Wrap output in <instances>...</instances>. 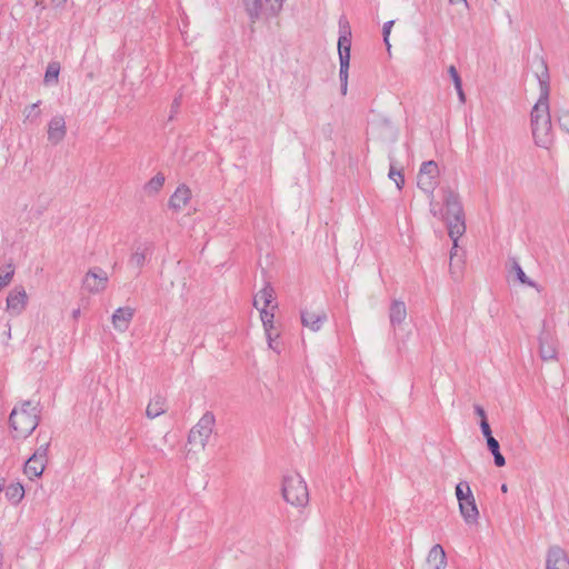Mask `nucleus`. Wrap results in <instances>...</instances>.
<instances>
[{"mask_svg": "<svg viewBox=\"0 0 569 569\" xmlns=\"http://www.w3.org/2000/svg\"><path fill=\"white\" fill-rule=\"evenodd\" d=\"M393 23H395L393 20L387 21V22H385L383 28H382L383 41L387 44L388 50L390 49L389 36H390L391 28H392Z\"/></svg>", "mask_w": 569, "mask_h": 569, "instance_id": "72a5a7b5", "label": "nucleus"}, {"mask_svg": "<svg viewBox=\"0 0 569 569\" xmlns=\"http://www.w3.org/2000/svg\"><path fill=\"white\" fill-rule=\"evenodd\" d=\"M6 335H8L9 338L11 337V328L10 327L8 328V331H6Z\"/></svg>", "mask_w": 569, "mask_h": 569, "instance_id": "8fccbe9b", "label": "nucleus"}, {"mask_svg": "<svg viewBox=\"0 0 569 569\" xmlns=\"http://www.w3.org/2000/svg\"><path fill=\"white\" fill-rule=\"evenodd\" d=\"M408 312L406 303L402 300L393 299L389 308L390 326L396 329L405 322Z\"/></svg>", "mask_w": 569, "mask_h": 569, "instance_id": "6ab92c4d", "label": "nucleus"}, {"mask_svg": "<svg viewBox=\"0 0 569 569\" xmlns=\"http://www.w3.org/2000/svg\"><path fill=\"white\" fill-rule=\"evenodd\" d=\"M67 134L66 120L62 116H54L48 123V140L52 144L60 143Z\"/></svg>", "mask_w": 569, "mask_h": 569, "instance_id": "ddd939ff", "label": "nucleus"}, {"mask_svg": "<svg viewBox=\"0 0 569 569\" xmlns=\"http://www.w3.org/2000/svg\"><path fill=\"white\" fill-rule=\"evenodd\" d=\"M39 104H40V101L32 103L31 106H28L24 109L23 113H24L26 120L36 121L39 119V117L41 114Z\"/></svg>", "mask_w": 569, "mask_h": 569, "instance_id": "c85d7f7f", "label": "nucleus"}, {"mask_svg": "<svg viewBox=\"0 0 569 569\" xmlns=\"http://www.w3.org/2000/svg\"><path fill=\"white\" fill-rule=\"evenodd\" d=\"M6 488H7L6 480L4 479H0V492L1 491L6 492Z\"/></svg>", "mask_w": 569, "mask_h": 569, "instance_id": "c03bdc74", "label": "nucleus"}, {"mask_svg": "<svg viewBox=\"0 0 569 569\" xmlns=\"http://www.w3.org/2000/svg\"><path fill=\"white\" fill-rule=\"evenodd\" d=\"M385 124H386L387 127H391L389 121H385Z\"/></svg>", "mask_w": 569, "mask_h": 569, "instance_id": "3c124183", "label": "nucleus"}, {"mask_svg": "<svg viewBox=\"0 0 569 569\" xmlns=\"http://www.w3.org/2000/svg\"><path fill=\"white\" fill-rule=\"evenodd\" d=\"M54 7H63L67 3V0H52Z\"/></svg>", "mask_w": 569, "mask_h": 569, "instance_id": "37998d69", "label": "nucleus"}, {"mask_svg": "<svg viewBox=\"0 0 569 569\" xmlns=\"http://www.w3.org/2000/svg\"><path fill=\"white\" fill-rule=\"evenodd\" d=\"M4 166L3 161H0V169Z\"/></svg>", "mask_w": 569, "mask_h": 569, "instance_id": "603ef678", "label": "nucleus"}, {"mask_svg": "<svg viewBox=\"0 0 569 569\" xmlns=\"http://www.w3.org/2000/svg\"><path fill=\"white\" fill-rule=\"evenodd\" d=\"M163 183L164 176L162 173H157L144 184V191L148 194H156L163 187Z\"/></svg>", "mask_w": 569, "mask_h": 569, "instance_id": "393cba45", "label": "nucleus"}, {"mask_svg": "<svg viewBox=\"0 0 569 569\" xmlns=\"http://www.w3.org/2000/svg\"><path fill=\"white\" fill-rule=\"evenodd\" d=\"M472 491H471V488L469 486V483L467 481H460L457 486H456V497H457V500L458 502L460 503L461 501L466 500L467 499V496L468 498L470 496H472Z\"/></svg>", "mask_w": 569, "mask_h": 569, "instance_id": "cd10ccee", "label": "nucleus"}, {"mask_svg": "<svg viewBox=\"0 0 569 569\" xmlns=\"http://www.w3.org/2000/svg\"><path fill=\"white\" fill-rule=\"evenodd\" d=\"M388 177L395 181L397 188L399 190L402 189L403 184H405V178H403V174L401 173V171L397 170L393 166V163L391 162L390 164V169H389V173H388Z\"/></svg>", "mask_w": 569, "mask_h": 569, "instance_id": "c756f323", "label": "nucleus"}, {"mask_svg": "<svg viewBox=\"0 0 569 569\" xmlns=\"http://www.w3.org/2000/svg\"><path fill=\"white\" fill-rule=\"evenodd\" d=\"M487 446L492 455L496 453L497 451H500L499 442L493 437H489V439L487 440Z\"/></svg>", "mask_w": 569, "mask_h": 569, "instance_id": "c9c22d12", "label": "nucleus"}, {"mask_svg": "<svg viewBox=\"0 0 569 569\" xmlns=\"http://www.w3.org/2000/svg\"><path fill=\"white\" fill-rule=\"evenodd\" d=\"M326 320L327 313L323 310L311 311L306 309L301 311V322L303 327L309 328L311 331H319Z\"/></svg>", "mask_w": 569, "mask_h": 569, "instance_id": "f3484780", "label": "nucleus"}, {"mask_svg": "<svg viewBox=\"0 0 569 569\" xmlns=\"http://www.w3.org/2000/svg\"><path fill=\"white\" fill-rule=\"evenodd\" d=\"M546 569H569V558L560 547H551L546 559Z\"/></svg>", "mask_w": 569, "mask_h": 569, "instance_id": "2eb2a0df", "label": "nucleus"}, {"mask_svg": "<svg viewBox=\"0 0 569 569\" xmlns=\"http://www.w3.org/2000/svg\"><path fill=\"white\" fill-rule=\"evenodd\" d=\"M538 82L539 98L530 113L531 131L535 143L538 147L549 149L555 141V133L552 130L549 106V74L546 67L543 72L538 76Z\"/></svg>", "mask_w": 569, "mask_h": 569, "instance_id": "f257e3e1", "label": "nucleus"}, {"mask_svg": "<svg viewBox=\"0 0 569 569\" xmlns=\"http://www.w3.org/2000/svg\"><path fill=\"white\" fill-rule=\"evenodd\" d=\"M480 429H481L482 435L486 437V440H488L489 437H492L491 429H490V426L487 420L480 421Z\"/></svg>", "mask_w": 569, "mask_h": 569, "instance_id": "e433bc0d", "label": "nucleus"}, {"mask_svg": "<svg viewBox=\"0 0 569 569\" xmlns=\"http://www.w3.org/2000/svg\"><path fill=\"white\" fill-rule=\"evenodd\" d=\"M216 417L211 411H206L188 435V443L198 450H204L213 432Z\"/></svg>", "mask_w": 569, "mask_h": 569, "instance_id": "423d86ee", "label": "nucleus"}, {"mask_svg": "<svg viewBox=\"0 0 569 569\" xmlns=\"http://www.w3.org/2000/svg\"><path fill=\"white\" fill-rule=\"evenodd\" d=\"M191 199V190L186 186H179L169 200V206L176 211H180L187 207Z\"/></svg>", "mask_w": 569, "mask_h": 569, "instance_id": "aec40b11", "label": "nucleus"}, {"mask_svg": "<svg viewBox=\"0 0 569 569\" xmlns=\"http://www.w3.org/2000/svg\"><path fill=\"white\" fill-rule=\"evenodd\" d=\"M260 319L263 325V329L266 332L267 340H271V331L273 330V319H274V310L270 309H260Z\"/></svg>", "mask_w": 569, "mask_h": 569, "instance_id": "5701e85b", "label": "nucleus"}, {"mask_svg": "<svg viewBox=\"0 0 569 569\" xmlns=\"http://www.w3.org/2000/svg\"><path fill=\"white\" fill-rule=\"evenodd\" d=\"M180 107V98H176L172 102V106H171V109H172V113H177L178 112V109ZM173 118V114L170 116V119Z\"/></svg>", "mask_w": 569, "mask_h": 569, "instance_id": "a19ab883", "label": "nucleus"}, {"mask_svg": "<svg viewBox=\"0 0 569 569\" xmlns=\"http://www.w3.org/2000/svg\"><path fill=\"white\" fill-rule=\"evenodd\" d=\"M166 410H167L166 399L163 397L156 396L154 398H152L149 401L147 409H146V416L149 419H154V418L161 416L162 413H164Z\"/></svg>", "mask_w": 569, "mask_h": 569, "instance_id": "412c9836", "label": "nucleus"}, {"mask_svg": "<svg viewBox=\"0 0 569 569\" xmlns=\"http://www.w3.org/2000/svg\"><path fill=\"white\" fill-rule=\"evenodd\" d=\"M282 496L288 503L295 507H305L309 501V491L305 479L297 472L283 476Z\"/></svg>", "mask_w": 569, "mask_h": 569, "instance_id": "20e7f679", "label": "nucleus"}, {"mask_svg": "<svg viewBox=\"0 0 569 569\" xmlns=\"http://www.w3.org/2000/svg\"><path fill=\"white\" fill-rule=\"evenodd\" d=\"M557 121L559 126L569 133V111L561 110L557 112Z\"/></svg>", "mask_w": 569, "mask_h": 569, "instance_id": "473e14b6", "label": "nucleus"}, {"mask_svg": "<svg viewBox=\"0 0 569 569\" xmlns=\"http://www.w3.org/2000/svg\"><path fill=\"white\" fill-rule=\"evenodd\" d=\"M253 306L258 310L270 308L274 310L277 308L274 290L269 283H266L264 287L256 293Z\"/></svg>", "mask_w": 569, "mask_h": 569, "instance_id": "4468645a", "label": "nucleus"}, {"mask_svg": "<svg viewBox=\"0 0 569 569\" xmlns=\"http://www.w3.org/2000/svg\"><path fill=\"white\" fill-rule=\"evenodd\" d=\"M539 356L543 361L556 360L558 356L556 340L546 332L539 337Z\"/></svg>", "mask_w": 569, "mask_h": 569, "instance_id": "dca6fc26", "label": "nucleus"}, {"mask_svg": "<svg viewBox=\"0 0 569 569\" xmlns=\"http://www.w3.org/2000/svg\"><path fill=\"white\" fill-rule=\"evenodd\" d=\"M441 218L446 221L448 227V233L453 242V249L458 246V239L466 231L465 216L462 206L459 201V197L451 190H447L445 193V213ZM455 252L451 251V259Z\"/></svg>", "mask_w": 569, "mask_h": 569, "instance_id": "7ed1b4c3", "label": "nucleus"}, {"mask_svg": "<svg viewBox=\"0 0 569 569\" xmlns=\"http://www.w3.org/2000/svg\"><path fill=\"white\" fill-rule=\"evenodd\" d=\"M348 71H349V67L348 66H340V70H339V78H340V82H341V93L345 96L347 93V90H348Z\"/></svg>", "mask_w": 569, "mask_h": 569, "instance_id": "2f4dec72", "label": "nucleus"}, {"mask_svg": "<svg viewBox=\"0 0 569 569\" xmlns=\"http://www.w3.org/2000/svg\"><path fill=\"white\" fill-rule=\"evenodd\" d=\"M268 346L270 349L274 350L276 352H280L278 346L274 345V341H273V335L271 333V340H268Z\"/></svg>", "mask_w": 569, "mask_h": 569, "instance_id": "79ce46f5", "label": "nucleus"}, {"mask_svg": "<svg viewBox=\"0 0 569 569\" xmlns=\"http://www.w3.org/2000/svg\"><path fill=\"white\" fill-rule=\"evenodd\" d=\"M340 36L338 40V53L340 66L350 64V49H351V31L348 22L340 20Z\"/></svg>", "mask_w": 569, "mask_h": 569, "instance_id": "9b49d317", "label": "nucleus"}, {"mask_svg": "<svg viewBox=\"0 0 569 569\" xmlns=\"http://www.w3.org/2000/svg\"><path fill=\"white\" fill-rule=\"evenodd\" d=\"M60 64L58 62H50L44 73V83L49 84L58 82Z\"/></svg>", "mask_w": 569, "mask_h": 569, "instance_id": "a878e982", "label": "nucleus"}, {"mask_svg": "<svg viewBox=\"0 0 569 569\" xmlns=\"http://www.w3.org/2000/svg\"><path fill=\"white\" fill-rule=\"evenodd\" d=\"M153 251H154V246L152 242L144 241V242L136 243L132 247V251L129 257L128 264L131 268L138 270V272H140V270L144 267V264L151 260Z\"/></svg>", "mask_w": 569, "mask_h": 569, "instance_id": "1a4fd4ad", "label": "nucleus"}, {"mask_svg": "<svg viewBox=\"0 0 569 569\" xmlns=\"http://www.w3.org/2000/svg\"><path fill=\"white\" fill-rule=\"evenodd\" d=\"M6 335H8L9 338L11 337V328L10 327L8 328V331H6Z\"/></svg>", "mask_w": 569, "mask_h": 569, "instance_id": "09e8293b", "label": "nucleus"}, {"mask_svg": "<svg viewBox=\"0 0 569 569\" xmlns=\"http://www.w3.org/2000/svg\"><path fill=\"white\" fill-rule=\"evenodd\" d=\"M134 316V309L126 306L114 310L111 317L113 329L118 332H126Z\"/></svg>", "mask_w": 569, "mask_h": 569, "instance_id": "f8f14e48", "label": "nucleus"}, {"mask_svg": "<svg viewBox=\"0 0 569 569\" xmlns=\"http://www.w3.org/2000/svg\"><path fill=\"white\" fill-rule=\"evenodd\" d=\"M447 563H440L439 566H435L433 569H446Z\"/></svg>", "mask_w": 569, "mask_h": 569, "instance_id": "a18cd8bd", "label": "nucleus"}, {"mask_svg": "<svg viewBox=\"0 0 569 569\" xmlns=\"http://www.w3.org/2000/svg\"><path fill=\"white\" fill-rule=\"evenodd\" d=\"M439 182V168L437 162L430 160L422 162L418 177L417 184L418 187L428 194L430 199V211L435 217L438 216V211L436 210V206L433 203V191Z\"/></svg>", "mask_w": 569, "mask_h": 569, "instance_id": "39448f33", "label": "nucleus"}, {"mask_svg": "<svg viewBox=\"0 0 569 569\" xmlns=\"http://www.w3.org/2000/svg\"><path fill=\"white\" fill-rule=\"evenodd\" d=\"M427 562L429 565L439 566L440 563H447V556L443 548L440 545H435L427 556Z\"/></svg>", "mask_w": 569, "mask_h": 569, "instance_id": "b1692460", "label": "nucleus"}, {"mask_svg": "<svg viewBox=\"0 0 569 569\" xmlns=\"http://www.w3.org/2000/svg\"><path fill=\"white\" fill-rule=\"evenodd\" d=\"M455 89L457 90V93H458L460 102L465 103L466 96H465V92H463V89H462V83L460 84V87H455Z\"/></svg>", "mask_w": 569, "mask_h": 569, "instance_id": "ea45409f", "label": "nucleus"}, {"mask_svg": "<svg viewBox=\"0 0 569 569\" xmlns=\"http://www.w3.org/2000/svg\"><path fill=\"white\" fill-rule=\"evenodd\" d=\"M493 456V459H495V465L497 467H503L506 465V459L505 457L501 455L500 451H497L496 453L492 455Z\"/></svg>", "mask_w": 569, "mask_h": 569, "instance_id": "4c0bfd02", "label": "nucleus"}, {"mask_svg": "<svg viewBox=\"0 0 569 569\" xmlns=\"http://www.w3.org/2000/svg\"><path fill=\"white\" fill-rule=\"evenodd\" d=\"M507 490H508V487H507V485H506V483H503V485L501 486V491H502V492H507Z\"/></svg>", "mask_w": 569, "mask_h": 569, "instance_id": "49530a36", "label": "nucleus"}, {"mask_svg": "<svg viewBox=\"0 0 569 569\" xmlns=\"http://www.w3.org/2000/svg\"><path fill=\"white\" fill-rule=\"evenodd\" d=\"M39 413L38 403L32 401H24L20 407L13 408L9 417L13 437L17 439L29 437L39 425Z\"/></svg>", "mask_w": 569, "mask_h": 569, "instance_id": "f03ea898", "label": "nucleus"}, {"mask_svg": "<svg viewBox=\"0 0 569 569\" xmlns=\"http://www.w3.org/2000/svg\"><path fill=\"white\" fill-rule=\"evenodd\" d=\"M83 288L93 295L103 292L109 283L108 273L101 268H92L83 277Z\"/></svg>", "mask_w": 569, "mask_h": 569, "instance_id": "0eeeda50", "label": "nucleus"}, {"mask_svg": "<svg viewBox=\"0 0 569 569\" xmlns=\"http://www.w3.org/2000/svg\"><path fill=\"white\" fill-rule=\"evenodd\" d=\"M515 270H516L517 278L521 283L527 284L532 288H536L538 291H540L539 286L526 276L525 271L522 270V268L519 264H516Z\"/></svg>", "mask_w": 569, "mask_h": 569, "instance_id": "7c9ffc66", "label": "nucleus"}, {"mask_svg": "<svg viewBox=\"0 0 569 569\" xmlns=\"http://www.w3.org/2000/svg\"><path fill=\"white\" fill-rule=\"evenodd\" d=\"M4 495L7 500L16 506L23 499L24 488L20 482H11L7 486Z\"/></svg>", "mask_w": 569, "mask_h": 569, "instance_id": "4be33fe9", "label": "nucleus"}, {"mask_svg": "<svg viewBox=\"0 0 569 569\" xmlns=\"http://www.w3.org/2000/svg\"><path fill=\"white\" fill-rule=\"evenodd\" d=\"M14 276V267L12 263H8L0 268V289L7 287Z\"/></svg>", "mask_w": 569, "mask_h": 569, "instance_id": "bb28decb", "label": "nucleus"}, {"mask_svg": "<svg viewBox=\"0 0 569 569\" xmlns=\"http://www.w3.org/2000/svg\"><path fill=\"white\" fill-rule=\"evenodd\" d=\"M475 412L481 418V420H487L486 411L480 405L475 406Z\"/></svg>", "mask_w": 569, "mask_h": 569, "instance_id": "58836bf2", "label": "nucleus"}, {"mask_svg": "<svg viewBox=\"0 0 569 569\" xmlns=\"http://www.w3.org/2000/svg\"><path fill=\"white\" fill-rule=\"evenodd\" d=\"M278 3V8H281L283 0H276Z\"/></svg>", "mask_w": 569, "mask_h": 569, "instance_id": "de8ad7c7", "label": "nucleus"}, {"mask_svg": "<svg viewBox=\"0 0 569 569\" xmlns=\"http://www.w3.org/2000/svg\"><path fill=\"white\" fill-rule=\"evenodd\" d=\"M49 443L41 445L36 452L26 461L24 473L30 478L40 477L46 468Z\"/></svg>", "mask_w": 569, "mask_h": 569, "instance_id": "6e6552de", "label": "nucleus"}, {"mask_svg": "<svg viewBox=\"0 0 569 569\" xmlns=\"http://www.w3.org/2000/svg\"><path fill=\"white\" fill-rule=\"evenodd\" d=\"M448 73H449V76H450L455 87H460L462 81H461V78H460V76H459V73H458V71H457L455 66H450L448 68Z\"/></svg>", "mask_w": 569, "mask_h": 569, "instance_id": "f704fd0d", "label": "nucleus"}, {"mask_svg": "<svg viewBox=\"0 0 569 569\" xmlns=\"http://www.w3.org/2000/svg\"><path fill=\"white\" fill-rule=\"evenodd\" d=\"M28 295L23 287H14L7 297V311L13 316H20L27 308Z\"/></svg>", "mask_w": 569, "mask_h": 569, "instance_id": "9d476101", "label": "nucleus"}, {"mask_svg": "<svg viewBox=\"0 0 569 569\" xmlns=\"http://www.w3.org/2000/svg\"><path fill=\"white\" fill-rule=\"evenodd\" d=\"M459 511L467 525H475L478 522L479 510L473 495L469 498L467 497L466 500L459 503Z\"/></svg>", "mask_w": 569, "mask_h": 569, "instance_id": "a211bd4d", "label": "nucleus"}]
</instances>
